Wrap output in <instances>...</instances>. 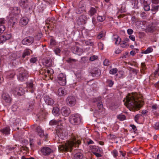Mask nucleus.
Wrapping results in <instances>:
<instances>
[{
    "label": "nucleus",
    "instance_id": "obj_50",
    "mask_svg": "<svg viewBox=\"0 0 159 159\" xmlns=\"http://www.w3.org/2000/svg\"><path fill=\"white\" fill-rule=\"evenodd\" d=\"M117 118L120 120L123 121L125 119V116L124 115L120 114L118 116Z\"/></svg>",
    "mask_w": 159,
    "mask_h": 159
},
{
    "label": "nucleus",
    "instance_id": "obj_16",
    "mask_svg": "<svg viewBox=\"0 0 159 159\" xmlns=\"http://www.w3.org/2000/svg\"><path fill=\"white\" fill-rule=\"evenodd\" d=\"M71 51L74 53L80 56L83 52V50L77 46H73L71 48Z\"/></svg>",
    "mask_w": 159,
    "mask_h": 159
},
{
    "label": "nucleus",
    "instance_id": "obj_19",
    "mask_svg": "<svg viewBox=\"0 0 159 159\" xmlns=\"http://www.w3.org/2000/svg\"><path fill=\"white\" fill-rule=\"evenodd\" d=\"M156 25L154 23L149 24L145 30L146 32L152 33L155 30Z\"/></svg>",
    "mask_w": 159,
    "mask_h": 159
},
{
    "label": "nucleus",
    "instance_id": "obj_30",
    "mask_svg": "<svg viewBox=\"0 0 159 159\" xmlns=\"http://www.w3.org/2000/svg\"><path fill=\"white\" fill-rule=\"evenodd\" d=\"M32 53V51L28 48L25 49L23 52L21 57L24 58L26 56L30 55Z\"/></svg>",
    "mask_w": 159,
    "mask_h": 159
},
{
    "label": "nucleus",
    "instance_id": "obj_53",
    "mask_svg": "<svg viewBox=\"0 0 159 159\" xmlns=\"http://www.w3.org/2000/svg\"><path fill=\"white\" fill-rule=\"evenodd\" d=\"M56 41L53 39H51L50 42V43L51 45L52 46H54L56 45Z\"/></svg>",
    "mask_w": 159,
    "mask_h": 159
},
{
    "label": "nucleus",
    "instance_id": "obj_32",
    "mask_svg": "<svg viewBox=\"0 0 159 159\" xmlns=\"http://www.w3.org/2000/svg\"><path fill=\"white\" fill-rule=\"evenodd\" d=\"M90 73L93 77L97 75H99L100 73V70L97 68H94Z\"/></svg>",
    "mask_w": 159,
    "mask_h": 159
},
{
    "label": "nucleus",
    "instance_id": "obj_23",
    "mask_svg": "<svg viewBox=\"0 0 159 159\" xmlns=\"http://www.w3.org/2000/svg\"><path fill=\"white\" fill-rule=\"evenodd\" d=\"M56 94L59 97L63 96L67 94V92L64 88L61 87L58 89Z\"/></svg>",
    "mask_w": 159,
    "mask_h": 159
},
{
    "label": "nucleus",
    "instance_id": "obj_52",
    "mask_svg": "<svg viewBox=\"0 0 159 159\" xmlns=\"http://www.w3.org/2000/svg\"><path fill=\"white\" fill-rule=\"evenodd\" d=\"M120 46L123 48H125L126 47L128 46L129 44L127 43H126V42H124V41H123L121 42V43H120Z\"/></svg>",
    "mask_w": 159,
    "mask_h": 159
},
{
    "label": "nucleus",
    "instance_id": "obj_51",
    "mask_svg": "<svg viewBox=\"0 0 159 159\" xmlns=\"http://www.w3.org/2000/svg\"><path fill=\"white\" fill-rule=\"evenodd\" d=\"M142 116V115L140 114H137L134 117V119L135 121L137 123L139 122V118Z\"/></svg>",
    "mask_w": 159,
    "mask_h": 159
},
{
    "label": "nucleus",
    "instance_id": "obj_13",
    "mask_svg": "<svg viewBox=\"0 0 159 159\" xmlns=\"http://www.w3.org/2000/svg\"><path fill=\"white\" fill-rule=\"evenodd\" d=\"M41 152L44 156H48L53 152V150L47 147H43L41 149Z\"/></svg>",
    "mask_w": 159,
    "mask_h": 159
},
{
    "label": "nucleus",
    "instance_id": "obj_21",
    "mask_svg": "<svg viewBox=\"0 0 159 159\" xmlns=\"http://www.w3.org/2000/svg\"><path fill=\"white\" fill-rule=\"evenodd\" d=\"M93 102L94 103H97L98 107L99 110L103 108L101 98H95L93 99Z\"/></svg>",
    "mask_w": 159,
    "mask_h": 159
},
{
    "label": "nucleus",
    "instance_id": "obj_18",
    "mask_svg": "<svg viewBox=\"0 0 159 159\" xmlns=\"http://www.w3.org/2000/svg\"><path fill=\"white\" fill-rule=\"evenodd\" d=\"M11 129L9 126L5 127L0 129V134L2 135L5 136L10 134Z\"/></svg>",
    "mask_w": 159,
    "mask_h": 159
},
{
    "label": "nucleus",
    "instance_id": "obj_17",
    "mask_svg": "<svg viewBox=\"0 0 159 159\" xmlns=\"http://www.w3.org/2000/svg\"><path fill=\"white\" fill-rule=\"evenodd\" d=\"M36 132H37L38 134L40 137H44V138L46 139L47 138L48 134H44V130L42 129L40 126H38L36 128Z\"/></svg>",
    "mask_w": 159,
    "mask_h": 159
},
{
    "label": "nucleus",
    "instance_id": "obj_39",
    "mask_svg": "<svg viewBox=\"0 0 159 159\" xmlns=\"http://www.w3.org/2000/svg\"><path fill=\"white\" fill-rule=\"evenodd\" d=\"M20 150L21 152L24 153H29V149L28 147L26 146H22L20 148Z\"/></svg>",
    "mask_w": 159,
    "mask_h": 159
},
{
    "label": "nucleus",
    "instance_id": "obj_59",
    "mask_svg": "<svg viewBox=\"0 0 159 159\" xmlns=\"http://www.w3.org/2000/svg\"><path fill=\"white\" fill-rule=\"evenodd\" d=\"M76 61V60L75 59H73L71 58H69L66 60V61L68 63H71L73 62H75Z\"/></svg>",
    "mask_w": 159,
    "mask_h": 159
},
{
    "label": "nucleus",
    "instance_id": "obj_5",
    "mask_svg": "<svg viewBox=\"0 0 159 159\" xmlns=\"http://www.w3.org/2000/svg\"><path fill=\"white\" fill-rule=\"evenodd\" d=\"M82 118L78 114H76L71 115L69 118L70 122L73 125H77L81 122Z\"/></svg>",
    "mask_w": 159,
    "mask_h": 159
},
{
    "label": "nucleus",
    "instance_id": "obj_43",
    "mask_svg": "<svg viewBox=\"0 0 159 159\" xmlns=\"http://www.w3.org/2000/svg\"><path fill=\"white\" fill-rule=\"evenodd\" d=\"M16 147H11L10 146H7L6 149V152H7V154L10 153L13 150H14Z\"/></svg>",
    "mask_w": 159,
    "mask_h": 159
},
{
    "label": "nucleus",
    "instance_id": "obj_1",
    "mask_svg": "<svg viewBox=\"0 0 159 159\" xmlns=\"http://www.w3.org/2000/svg\"><path fill=\"white\" fill-rule=\"evenodd\" d=\"M62 121V120H52L49 122V125H57L56 129V133L59 142L61 143L62 142L61 140L64 139L67 135L66 130L63 129L61 125Z\"/></svg>",
    "mask_w": 159,
    "mask_h": 159
},
{
    "label": "nucleus",
    "instance_id": "obj_57",
    "mask_svg": "<svg viewBox=\"0 0 159 159\" xmlns=\"http://www.w3.org/2000/svg\"><path fill=\"white\" fill-rule=\"evenodd\" d=\"M158 106L156 104H154L152 106V111H154L157 110L158 108Z\"/></svg>",
    "mask_w": 159,
    "mask_h": 159
},
{
    "label": "nucleus",
    "instance_id": "obj_2",
    "mask_svg": "<svg viewBox=\"0 0 159 159\" xmlns=\"http://www.w3.org/2000/svg\"><path fill=\"white\" fill-rule=\"evenodd\" d=\"M125 105L129 108H134L139 105L136 93H129L123 100Z\"/></svg>",
    "mask_w": 159,
    "mask_h": 159
},
{
    "label": "nucleus",
    "instance_id": "obj_46",
    "mask_svg": "<svg viewBox=\"0 0 159 159\" xmlns=\"http://www.w3.org/2000/svg\"><path fill=\"white\" fill-rule=\"evenodd\" d=\"M42 36V34L41 33H38L34 37V39L36 40H39L41 38Z\"/></svg>",
    "mask_w": 159,
    "mask_h": 159
},
{
    "label": "nucleus",
    "instance_id": "obj_4",
    "mask_svg": "<svg viewBox=\"0 0 159 159\" xmlns=\"http://www.w3.org/2000/svg\"><path fill=\"white\" fill-rule=\"evenodd\" d=\"M11 11L7 17L9 20L8 24L13 27L17 23V18L16 16L20 13V10L19 8L17 7H11L10 8Z\"/></svg>",
    "mask_w": 159,
    "mask_h": 159
},
{
    "label": "nucleus",
    "instance_id": "obj_40",
    "mask_svg": "<svg viewBox=\"0 0 159 159\" xmlns=\"http://www.w3.org/2000/svg\"><path fill=\"white\" fill-rule=\"evenodd\" d=\"M153 49L151 47H149L147 48V49L142 52L143 54H147L152 52Z\"/></svg>",
    "mask_w": 159,
    "mask_h": 159
},
{
    "label": "nucleus",
    "instance_id": "obj_62",
    "mask_svg": "<svg viewBox=\"0 0 159 159\" xmlns=\"http://www.w3.org/2000/svg\"><path fill=\"white\" fill-rule=\"evenodd\" d=\"M92 22L94 26H95L97 23V21L96 18L94 17H93L92 18Z\"/></svg>",
    "mask_w": 159,
    "mask_h": 159
},
{
    "label": "nucleus",
    "instance_id": "obj_36",
    "mask_svg": "<svg viewBox=\"0 0 159 159\" xmlns=\"http://www.w3.org/2000/svg\"><path fill=\"white\" fill-rule=\"evenodd\" d=\"M114 84V82L110 79H107L105 82L106 85L110 87H112Z\"/></svg>",
    "mask_w": 159,
    "mask_h": 159
},
{
    "label": "nucleus",
    "instance_id": "obj_56",
    "mask_svg": "<svg viewBox=\"0 0 159 159\" xmlns=\"http://www.w3.org/2000/svg\"><path fill=\"white\" fill-rule=\"evenodd\" d=\"M143 8L145 11H148L150 9V6L148 4H144Z\"/></svg>",
    "mask_w": 159,
    "mask_h": 159
},
{
    "label": "nucleus",
    "instance_id": "obj_15",
    "mask_svg": "<svg viewBox=\"0 0 159 159\" xmlns=\"http://www.w3.org/2000/svg\"><path fill=\"white\" fill-rule=\"evenodd\" d=\"M34 39L32 37H28L24 39L22 41V43L25 45H30L34 42Z\"/></svg>",
    "mask_w": 159,
    "mask_h": 159
},
{
    "label": "nucleus",
    "instance_id": "obj_12",
    "mask_svg": "<svg viewBox=\"0 0 159 159\" xmlns=\"http://www.w3.org/2000/svg\"><path fill=\"white\" fill-rule=\"evenodd\" d=\"M66 102L67 105L69 106H73L75 104L76 99L75 97L73 96H70L66 98Z\"/></svg>",
    "mask_w": 159,
    "mask_h": 159
},
{
    "label": "nucleus",
    "instance_id": "obj_58",
    "mask_svg": "<svg viewBox=\"0 0 159 159\" xmlns=\"http://www.w3.org/2000/svg\"><path fill=\"white\" fill-rule=\"evenodd\" d=\"M37 60L36 57H32L30 59V62L31 63H34L37 61Z\"/></svg>",
    "mask_w": 159,
    "mask_h": 159
},
{
    "label": "nucleus",
    "instance_id": "obj_9",
    "mask_svg": "<svg viewBox=\"0 0 159 159\" xmlns=\"http://www.w3.org/2000/svg\"><path fill=\"white\" fill-rule=\"evenodd\" d=\"M1 97L2 101L6 103H9L12 101V99L9 95L5 92H2Z\"/></svg>",
    "mask_w": 159,
    "mask_h": 159
},
{
    "label": "nucleus",
    "instance_id": "obj_64",
    "mask_svg": "<svg viewBox=\"0 0 159 159\" xmlns=\"http://www.w3.org/2000/svg\"><path fill=\"white\" fill-rule=\"evenodd\" d=\"M154 127L156 129H159V122H157L155 123L154 125Z\"/></svg>",
    "mask_w": 159,
    "mask_h": 159
},
{
    "label": "nucleus",
    "instance_id": "obj_25",
    "mask_svg": "<svg viewBox=\"0 0 159 159\" xmlns=\"http://www.w3.org/2000/svg\"><path fill=\"white\" fill-rule=\"evenodd\" d=\"M61 112L64 116H68L70 113V109L66 107H63L61 110Z\"/></svg>",
    "mask_w": 159,
    "mask_h": 159
},
{
    "label": "nucleus",
    "instance_id": "obj_35",
    "mask_svg": "<svg viewBox=\"0 0 159 159\" xmlns=\"http://www.w3.org/2000/svg\"><path fill=\"white\" fill-rule=\"evenodd\" d=\"M138 0H132L131 1L132 6L134 8L137 9L138 8Z\"/></svg>",
    "mask_w": 159,
    "mask_h": 159
},
{
    "label": "nucleus",
    "instance_id": "obj_54",
    "mask_svg": "<svg viewBox=\"0 0 159 159\" xmlns=\"http://www.w3.org/2000/svg\"><path fill=\"white\" fill-rule=\"evenodd\" d=\"M98 46L100 49L102 50L103 49L104 45L101 42L98 43Z\"/></svg>",
    "mask_w": 159,
    "mask_h": 159
},
{
    "label": "nucleus",
    "instance_id": "obj_20",
    "mask_svg": "<svg viewBox=\"0 0 159 159\" xmlns=\"http://www.w3.org/2000/svg\"><path fill=\"white\" fill-rule=\"evenodd\" d=\"M21 57V54L19 52H14L11 53L10 58L11 60H16Z\"/></svg>",
    "mask_w": 159,
    "mask_h": 159
},
{
    "label": "nucleus",
    "instance_id": "obj_3",
    "mask_svg": "<svg viewBox=\"0 0 159 159\" xmlns=\"http://www.w3.org/2000/svg\"><path fill=\"white\" fill-rule=\"evenodd\" d=\"M80 143V141L76 140L75 137L72 136L70 140L66 141L64 144L59 146V150L61 151L71 152L72 148L73 146L75 147L76 145Z\"/></svg>",
    "mask_w": 159,
    "mask_h": 159
},
{
    "label": "nucleus",
    "instance_id": "obj_7",
    "mask_svg": "<svg viewBox=\"0 0 159 159\" xmlns=\"http://www.w3.org/2000/svg\"><path fill=\"white\" fill-rule=\"evenodd\" d=\"M57 81L61 85L64 86L66 84V75L63 73L59 74L57 76Z\"/></svg>",
    "mask_w": 159,
    "mask_h": 159
},
{
    "label": "nucleus",
    "instance_id": "obj_14",
    "mask_svg": "<svg viewBox=\"0 0 159 159\" xmlns=\"http://www.w3.org/2000/svg\"><path fill=\"white\" fill-rule=\"evenodd\" d=\"M40 73L47 77V76H50L52 75L54 73V72L52 69L49 68L42 70L40 71Z\"/></svg>",
    "mask_w": 159,
    "mask_h": 159
},
{
    "label": "nucleus",
    "instance_id": "obj_49",
    "mask_svg": "<svg viewBox=\"0 0 159 159\" xmlns=\"http://www.w3.org/2000/svg\"><path fill=\"white\" fill-rule=\"evenodd\" d=\"M98 57L97 55H93L91 56L89 59V60L90 61H93L97 59Z\"/></svg>",
    "mask_w": 159,
    "mask_h": 159
},
{
    "label": "nucleus",
    "instance_id": "obj_63",
    "mask_svg": "<svg viewBox=\"0 0 159 159\" xmlns=\"http://www.w3.org/2000/svg\"><path fill=\"white\" fill-rule=\"evenodd\" d=\"M133 30L131 29H129L127 30L128 34L130 35L133 33Z\"/></svg>",
    "mask_w": 159,
    "mask_h": 159
},
{
    "label": "nucleus",
    "instance_id": "obj_24",
    "mask_svg": "<svg viewBox=\"0 0 159 159\" xmlns=\"http://www.w3.org/2000/svg\"><path fill=\"white\" fill-rule=\"evenodd\" d=\"M44 99L46 103L48 105H52L54 103L53 99L49 96H45L44 97Z\"/></svg>",
    "mask_w": 159,
    "mask_h": 159
},
{
    "label": "nucleus",
    "instance_id": "obj_41",
    "mask_svg": "<svg viewBox=\"0 0 159 159\" xmlns=\"http://www.w3.org/2000/svg\"><path fill=\"white\" fill-rule=\"evenodd\" d=\"M159 8V5H155L153 4L152 5L151 10L153 11H157Z\"/></svg>",
    "mask_w": 159,
    "mask_h": 159
},
{
    "label": "nucleus",
    "instance_id": "obj_55",
    "mask_svg": "<svg viewBox=\"0 0 159 159\" xmlns=\"http://www.w3.org/2000/svg\"><path fill=\"white\" fill-rule=\"evenodd\" d=\"M5 29V27L4 25H0V34L3 32Z\"/></svg>",
    "mask_w": 159,
    "mask_h": 159
},
{
    "label": "nucleus",
    "instance_id": "obj_37",
    "mask_svg": "<svg viewBox=\"0 0 159 159\" xmlns=\"http://www.w3.org/2000/svg\"><path fill=\"white\" fill-rule=\"evenodd\" d=\"M52 112L54 116H58L59 114V109L57 107H53Z\"/></svg>",
    "mask_w": 159,
    "mask_h": 159
},
{
    "label": "nucleus",
    "instance_id": "obj_38",
    "mask_svg": "<svg viewBox=\"0 0 159 159\" xmlns=\"http://www.w3.org/2000/svg\"><path fill=\"white\" fill-rule=\"evenodd\" d=\"M83 158V155L80 152H77L75 154L73 159H82Z\"/></svg>",
    "mask_w": 159,
    "mask_h": 159
},
{
    "label": "nucleus",
    "instance_id": "obj_42",
    "mask_svg": "<svg viewBox=\"0 0 159 159\" xmlns=\"http://www.w3.org/2000/svg\"><path fill=\"white\" fill-rule=\"evenodd\" d=\"M105 32L104 31H102L100 32L97 36V38L98 39H100L102 38L105 36Z\"/></svg>",
    "mask_w": 159,
    "mask_h": 159
},
{
    "label": "nucleus",
    "instance_id": "obj_10",
    "mask_svg": "<svg viewBox=\"0 0 159 159\" xmlns=\"http://www.w3.org/2000/svg\"><path fill=\"white\" fill-rule=\"evenodd\" d=\"M13 93L15 95L21 96L25 93V90L22 87H18L13 89Z\"/></svg>",
    "mask_w": 159,
    "mask_h": 159
},
{
    "label": "nucleus",
    "instance_id": "obj_47",
    "mask_svg": "<svg viewBox=\"0 0 159 159\" xmlns=\"http://www.w3.org/2000/svg\"><path fill=\"white\" fill-rule=\"evenodd\" d=\"M53 51L56 54L59 56V54L61 52V50L59 48H56L54 49Z\"/></svg>",
    "mask_w": 159,
    "mask_h": 159
},
{
    "label": "nucleus",
    "instance_id": "obj_45",
    "mask_svg": "<svg viewBox=\"0 0 159 159\" xmlns=\"http://www.w3.org/2000/svg\"><path fill=\"white\" fill-rule=\"evenodd\" d=\"M118 70L116 68H113L109 71V73L111 75H114L117 73Z\"/></svg>",
    "mask_w": 159,
    "mask_h": 159
},
{
    "label": "nucleus",
    "instance_id": "obj_61",
    "mask_svg": "<svg viewBox=\"0 0 159 159\" xmlns=\"http://www.w3.org/2000/svg\"><path fill=\"white\" fill-rule=\"evenodd\" d=\"M18 108V106L16 104H14L12 106V110L13 111H16Z\"/></svg>",
    "mask_w": 159,
    "mask_h": 159
},
{
    "label": "nucleus",
    "instance_id": "obj_34",
    "mask_svg": "<svg viewBox=\"0 0 159 159\" xmlns=\"http://www.w3.org/2000/svg\"><path fill=\"white\" fill-rule=\"evenodd\" d=\"M97 13L96 9L93 7H91L88 12L89 15L91 16H93Z\"/></svg>",
    "mask_w": 159,
    "mask_h": 159
},
{
    "label": "nucleus",
    "instance_id": "obj_22",
    "mask_svg": "<svg viewBox=\"0 0 159 159\" xmlns=\"http://www.w3.org/2000/svg\"><path fill=\"white\" fill-rule=\"evenodd\" d=\"M11 37L10 34H5L0 36V44H3L6 40H9Z\"/></svg>",
    "mask_w": 159,
    "mask_h": 159
},
{
    "label": "nucleus",
    "instance_id": "obj_6",
    "mask_svg": "<svg viewBox=\"0 0 159 159\" xmlns=\"http://www.w3.org/2000/svg\"><path fill=\"white\" fill-rule=\"evenodd\" d=\"M18 70L19 74L17 75V78L18 80L22 81L28 77L29 76L28 71L23 67L19 68Z\"/></svg>",
    "mask_w": 159,
    "mask_h": 159
},
{
    "label": "nucleus",
    "instance_id": "obj_26",
    "mask_svg": "<svg viewBox=\"0 0 159 159\" xmlns=\"http://www.w3.org/2000/svg\"><path fill=\"white\" fill-rule=\"evenodd\" d=\"M26 84L27 90L31 93H33L34 92V87L32 81L29 82L27 83Z\"/></svg>",
    "mask_w": 159,
    "mask_h": 159
},
{
    "label": "nucleus",
    "instance_id": "obj_29",
    "mask_svg": "<svg viewBox=\"0 0 159 159\" xmlns=\"http://www.w3.org/2000/svg\"><path fill=\"white\" fill-rule=\"evenodd\" d=\"M28 22V19L26 17H24L20 19L19 23L21 26H24L26 25Z\"/></svg>",
    "mask_w": 159,
    "mask_h": 159
},
{
    "label": "nucleus",
    "instance_id": "obj_8",
    "mask_svg": "<svg viewBox=\"0 0 159 159\" xmlns=\"http://www.w3.org/2000/svg\"><path fill=\"white\" fill-rule=\"evenodd\" d=\"M19 4L22 8L30 10L31 7V3L28 0H20Z\"/></svg>",
    "mask_w": 159,
    "mask_h": 159
},
{
    "label": "nucleus",
    "instance_id": "obj_48",
    "mask_svg": "<svg viewBox=\"0 0 159 159\" xmlns=\"http://www.w3.org/2000/svg\"><path fill=\"white\" fill-rule=\"evenodd\" d=\"M111 152L114 157L116 158L118 155L117 151L115 149L113 150Z\"/></svg>",
    "mask_w": 159,
    "mask_h": 159
},
{
    "label": "nucleus",
    "instance_id": "obj_33",
    "mask_svg": "<svg viewBox=\"0 0 159 159\" xmlns=\"http://www.w3.org/2000/svg\"><path fill=\"white\" fill-rule=\"evenodd\" d=\"M113 41L115 42V44L116 45H119L121 42V39L117 35H114L113 37Z\"/></svg>",
    "mask_w": 159,
    "mask_h": 159
},
{
    "label": "nucleus",
    "instance_id": "obj_11",
    "mask_svg": "<svg viewBox=\"0 0 159 159\" xmlns=\"http://www.w3.org/2000/svg\"><path fill=\"white\" fill-rule=\"evenodd\" d=\"M87 20V18L85 15H81L79 17L77 22L79 25H83L86 23Z\"/></svg>",
    "mask_w": 159,
    "mask_h": 159
},
{
    "label": "nucleus",
    "instance_id": "obj_28",
    "mask_svg": "<svg viewBox=\"0 0 159 159\" xmlns=\"http://www.w3.org/2000/svg\"><path fill=\"white\" fill-rule=\"evenodd\" d=\"M10 121L11 124V125L13 124L14 125H16L20 121V119L17 118L15 116H13L10 118Z\"/></svg>",
    "mask_w": 159,
    "mask_h": 159
},
{
    "label": "nucleus",
    "instance_id": "obj_27",
    "mask_svg": "<svg viewBox=\"0 0 159 159\" xmlns=\"http://www.w3.org/2000/svg\"><path fill=\"white\" fill-rule=\"evenodd\" d=\"M44 65L47 67H50L52 65V59L50 58H45L43 60Z\"/></svg>",
    "mask_w": 159,
    "mask_h": 159
},
{
    "label": "nucleus",
    "instance_id": "obj_44",
    "mask_svg": "<svg viewBox=\"0 0 159 159\" xmlns=\"http://www.w3.org/2000/svg\"><path fill=\"white\" fill-rule=\"evenodd\" d=\"M97 20L99 22H102L105 20L106 18V16H99L97 17Z\"/></svg>",
    "mask_w": 159,
    "mask_h": 159
},
{
    "label": "nucleus",
    "instance_id": "obj_60",
    "mask_svg": "<svg viewBox=\"0 0 159 159\" xmlns=\"http://www.w3.org/2000/svg\"><path fill=\"white\" fill-rule=\"evenodd\" d=\"M110 62L107 59H106L103 61V64L105 66H107L109 65Z\"/></svg>",
    "mask_w": 159,
    "mask_h": 159
},
{
    "label": "nucleus",
    "instance_id": "obj_31",
    "mask_svg": "<svg viewBox=\"0 0 159 159\" xmlns=\"http://www.w3.org/2000/svg\"><path fill=\"white\" fill-rule=\"evenodd\" d=\"M15 75V73L13 71L7 72L5 74V76L6 78L7 79L12 78Z\"/></svg>",
    "mask_w": 159,
    "mask_h": 159
}]
</instances>
